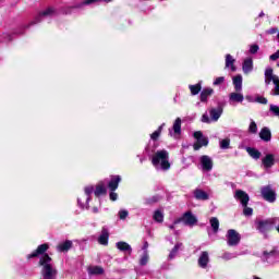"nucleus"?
Wrapping results in <instances>:
<instances>
[{
  "label": "nucleus",
  "mask_w": 279,
  "mask_h": 279,
  "mask_svg": "<svg viewBox=\"0 0 279 279\" xmlns=\"http://www.w3.org/2000/svg\"><path fill=\"white\" fill-rule=\"evenodd\" d=\"M48 250V243L40 244L35 251L26 255V258L27 260H32V258H38L40 256L38 267H41L43 279H56L58 276V270L51 265L53 259L51 256H49V254H47Z\"/></svg>",
  "instance_id": "f257e3e1"
},
{
  "label": "nucleus",
  "mask_w": 279,
  "mask_h": 279,
  "mask_svg": "<svg viewBox=\"0 0 279 279\" xmlns=\"http://www.w3.org/2000/svg\"><path fill=\"white\" fill-rule=\"evenodd\" d=\"M151 163L157 171H169V169H171L169 151L166 149L157 150L151 157Z\"/></svg>",
  "instance_id": "f03ea898"
},
{
  "label": "nucleus",
  "mask_w": 279,
  "mask_h": 279,
  "mask_svg": "<svg viewBox=\"0 0 279 279\" xmlns=\"http://www.w3.org/2000/svg\"><path fill=\"white\" fill-rule=\"evenodd\" d=\"M93 193H95V186L87 185L84 187V194H82L77 198V205L80 206V208H82V210H84V208L86 210L90 208V206L88 205V202H90V195H93Z\"/></svg>",
  "instance_id": "7ed1b4c3"
},
{
  "label": "nucleus",
  "mask_w": 279,
  "mask_h": 279,
  "mask_svg": "<svg viewBox=\"0 0 279 279\" xmlns=\"http://www.w3.org/2000/svg\"><path fill=\"white\" fill-rule=\"evenodd\" d=\"M221 114H223V107L218 106L217 108H211L209 109V117L208 113L202 116V123H217Z\"/></svg>",
  "instance_id": "20e7f679"
},
{
  "label": "nucleus",
  "mask_w": 279,
  "mask_h": 279,
  "mask_svg": "<svg viewBox=\"0 0 279 279\" xmlns=\"http://www.w3.org/2000/svg\"><path fill=\"white\" fill-rule=\"evenodd\" d=\"M193 136L196 140L193 145L195 151H199L202 147H208V137L204 136L201 131L194 132Z\"/></svg>",
  "instance_id": "39448f33"
},
{
  "label": "nucleus",
  "mask_w": 279,
  "mask_h": 279,
  "mask_svg": "<svg viewBox=\"0 0 279 279\" xmlns=\"http://www.w3.org/2000/svg\"><path fill=\"white\" fill-rule=\"evenodd\" d=\"M174 223H184V226L193 228L197 223V217L193 213L186 211L181 218L174 220Z\"/></svg>",
  "instance_id": "423d86ee"
},
{
  "label": "nucleus",
  "mask_w": 279,
  "mask_h": 279,
  "mask_svg": "<svg viewBox=\"0 0 279 279\" xmlns=\"http://www.w3.org/2000/svg\"><path fill=\"white\" fill-rule=\"evenodd\" d=\"M227 245L229 247H236L241 243V233H238L236 230L230 229L227 231Z\"/></svg>",
  "instance_id": "0eeeda50"
},
{
  "label": "nucleus",
  "mask_w": 279,
  "mask_h": 279,
  "mask_svg": "<svg viewBox=\"0 0 279 279\" xmlns=\"http://www.w3.org/2000/svg\"><path fill=\"white\" fill-rule=\"evenodd\" d=\"M199 165H201L202 171H204L206 173L213 171L214 162H213V158H210V156H208V155L201 156Z\"/></svg>",
  "instance_id": "6e6552de"
},
{
  "label": "nucleus",
  "mask_w": 279,
  "mask_h": 279,
  "mask_svg": "<svg viewBox=\"0 0 279 279\" xmlns=\"http://www.w3.org/2000/svg\"><path fill=\"white\" fill-rule=\"evenodd\" d=\"M256 228L262 234H265V232H269L271 228H274V220L267 219V220H258L256 222Z\"/></svg>",
  "instance_id": "1a4fd4ad"
},
{
  "label": "nucleus",
  "mask_w": 279,
  "mask_h": 279,
  "mask_svg": "<svg viewBox=\"0 0 279 279\" xmlns=\"http://www.w3.org/2000/svg\"><path fill=\"white\" fill-rule=\"evenodd\" d=\"M262 196L266 202H270V204H274L276 202V192L271 189V185L262 187Z\"/></svg>",
  "instance_id": "9d476101"
},
{
  "label": "nucleus",
  "mask_w": 279,
  "mask_h": 279,
  "mask_svg": "<svg viewBox=\"0 0 279 279\" xmlns=\"http://www.w3.org/2000/svg\"><path fill=\"white\" fill-rule=\"evenodd\" d=\"M264 75H265V85L266 86H269V84H271V82H272V84H276L279 80L278 75L274 74V69H271V68H267L265 70Z\"/></svg>",
  "instance_id": "9b49d317"
},
{
  "label": "nucleus",
  "mask_w": 279,
  "mask_h": 279,
  "mask_svg": "<svg viewBox=\"0 0 279 279\" xmlns=\"http://www.w3.org/2000/svg\"><path fill=\"white\" fill-rule=\"evenodd\" d=\"M274 165H276V156L274 154H267L262 158V166L266 171L271 169Z\"/></svg>",
  "instance_id": "f8f14e48"
},
{
  "label": "nucleus",
  "mask_w": 279,
  "mask_h": 279,
  "mask_svg": "<svg viewBox=\"0 0 279 279\" xmlns=\"http://www.w3.org/2000/svg\"><path fill=\"white\" fill-rule=\"evenodd\" d=\"M234 198L240 202L242 206H247V204H250V195L245 193V191L236 190Z\"/></svg>",
  "instance_id": "ddd939ff"
},
{
  "label": "nucleus",
  "mask_w": 279,
  "mask_h": 279,
  "mask_svg": "<svg viewBox=\"0 0 279 279\" xmlns=\"http://www.w3.org/2000/svg\"><path fill=\"white\" fill-rule=\"evenodd\" d=\"M243 99H245V97L243 96V93H241V92H233V93L229 94L230 106H235L236 104H243Z\"/></svg>",
  "instance_id": "4468645a"
},
{
  "label": "nucleus",
  "mask_w": 279,
  "mask_h": 279,
  "mask_svg": "<svg viewBox=\"0 0 279 279\" xmlns=\"http://www.w3.org/2000/svg\"><path fill=\"white\" fill-rule=\"evenodd\" d=\"M53 14H56V9H53V7H50L48 9H46L45 11L40 12L36 17L35 21L32 22V25H36V23H40V19H43V16H53Z\"/></svg>",
  "instance_id": "2eb2a0df"
},
{
  "label": "nucleus",
  "mask_w": 279,
  "mask_h": 279,
  "mask_svg": "<svg viewBox=\"0 0 279 279\" xmlns=\"http://www.w3.org/2000/svg\"><path fill=\"white\" fill-rule=\"evenodd\" d=\"M209 263H210V256L208 255V252L206 251L202 252L198 257V266L202 269H206Z\"/></svg>",
  "instance_id": "dca6fc26"
},
{
  "label": "nucleus",
  "mask_w": 279,
  "mask_h": 279,
  "mask_svg": "<svg viewBox=\"0 0 279 279\" xmlns=\"http://www.w3.org/2000/svg\"><path fill=\"white\" fill-rule=\"evenodd\" d=\"M279 253L276 248L271 250V251H265L263 253V260H266V263H271V260H274V258H278Z\"/></svg>",
  "instance_id": "f3484780"
},
{
  "label": "nucleus",
  "mask_w": 279,
  "mask_h": 279,
  "mask_svg": "<svg viewBox=\"0 0 279 279\" xmlns=\"http://www.w3.org/2000/svg\"><path fill=\"white\" fill-rule=\"evenodd\" d=\"M242 71L245 74L252 73V71H254V61L252 60V58H247L244 60L242 64Z\"/></svg>",
  "instance_id": "a211bd4d"
},
{
  "label": "nucleus",
  "mask_w": 279,
  "mask_h": 279,
  "mask_svg": "<svg viewBox=\"0 0 279 279\" xmlns=\"http://www.w3.org/2000/svg\"><path fill=\"white\" fill-rule=\"evenodd\" d=\"M104 267L101 266H88L87 272L88 276H104Z\"/></svg>",
  "instance_id": "6ab92c4d"
},
{
  "label": "nucleus",
  "mask_w": 279,
  "mask_h": 279,
  "mask_svg": "<svg viewBox=\"0 0 279 279\" xmlns=\"http://www.w3.org/2000/svg\"><path fill=\"white\" fill-rule=\"evenodd\" d=\"M259 138H262L264 143H269V141H271V130L267 126L263 128L259 132Z\"/></svg>",
  "instance_id": "aec40b11"
},
{
  "label": "nucleus",
  "mask_w": 279,
  "mask_h": 279,
  "mask_svg": "<svg viewBox=\"0 0 279 279\" xmlns=\"http://www.w3.org/2000/svg\"><path fill=\"white\" fill-rule=\"evenodd\" d=\"M193 195L195 199H198L201 202H206L209 198L208 193L204 192V190L202 189L194 190Z\"/></svg>",
  "instance_id": "412c9836"
},
{
  "label": "nucleus",
  "mask_w": 279,
  "mask_h": 279,
  "mask_svg": "<svg viewBox=\"0 0 279 279\" xmlns=\"http://www.w3.org/2000/svg\"><path fill=\"white\" fill-rule=\"evenodd\" d=\"M234 62H236V60L234 59V57H232V54H226V69H231L232 73H234V71H236V65H234Z\"/></svg>",
  "instance_id": "4be33fe9"
},
{
  "label": "nucleus",
  "mask_w": 279,
  "mask_h": 279,
  "mask_svg": "<svg viewBox=\"0 0 279 279\" xmlns=\"http://www.w3.org/2000/svg\"><path fill=\"white\" fill-rule=\"evenodd\" d=\"M233 86L236 93H241V90H243V76L241 74L233 77Z\"/></svg>",
  "instance_id": "5701e85b"
},
{
  "label": "nucleus",
  "mask_w": 279,
  "mask_h": 279,
  "mask_svg": "<svg viewBox=\"0 0 279 279\" xmlns=\"http://www.w3.org/2000/svg\"><path fill=\"white\" fill-rule=\"evenodd\" d=\"M108 239H110V233L106 228H102L101 234L98 238V243L100 245H107L108 244Z\"/></svg>",
  "instance_id": "b1692460"
},
{
  "label": "nucleus",
  "mask_w": 279,
  "mask_h": 279,
  "mask_svg": "<svg viewBox=\"0 0 279 279\" xmlns=\"http://www.w3.org/2000/svg\"><path fill=\"white\" fill-rule=\"evenodd\" d=\"M119 182H121V177L119 175L113 177L108 184L110 191H117V189H119Z\"/></svg>",
  "instance_id": "393cba45"
},
{
  "label": "nucleus",
  "mask_w": 279,
  "mask_h": 279,
  "mask_svg": "<svg viewBox=\"0 0 279 279\" xmlns=\"http://www.w3.org/2000/svg\"><path fill=\"white\" fill-rule=\"evenodd\" d=\"M116 246L120 250V252H128L132 254V246L128 244V242H118Z\"/></svg>",
  "instance_id": "a878e982"
},
{
  "label": "nucleus",
  "mask_w": 279,
  "mask_h": 279,
  "mask_svg": "<svg viewBox=\"0 0 279 279\" xmlns=\"http://www.w3.org/2000/svg\"><path fill=\"white\" fill-rule=\"evenodd\" d=\"M180 250H182V242H178L174 247L171 250L168 258L170 260H173V258H175V256H178V252H180Z\"/></svg>",
  "instance_id": "bb28decb"
},
{
  "label": "nucleus",
  "mask_w": 279,
  "mask_h": 279,
  "mask_svg": "<svg viewBox=\"0 0 279 279\" xmlns=\"http://www.w3.org/2000/svg\"><path fill=\"white\" fill-rule=\"evenodd\" d=\"M172 130H173L174 134H182V119H180V118L175 119Z\"/></svg>",
  "instance_id": "cd10ccee"
},
{
  "label": "nucleus",
  "mask_w": 279,
  "mask_h": 279,
  "mask_svg": "<svg viewBox=\"0 0 279 279\" xmlns=\"http://www.w3.org/2000/svg\"><path fill=\"white\" fill-rule=\"evenodd\" d=\"M94 195H96V197L106 195V185H104V183H99L98 185H96V189L94 190Z\"/></svg>",
  "instance_id": "c85d7f7f"
},
{
  "label": "nucleus",
  "mask_w": 279,
  "mask_h": 279,
  "mask_svg": "<svg viewBox=\"0 0 279 279\" xmlns=\"http://www.w3.org/2000/svg\"><path fill=\"white\" fill-rule=\"evenodd\" d=\"M57 250L59 252H69L71 250V240H66L65 242L59 244Z\"/></svg>",
  "instance_id": "c756f323"
},
{
  "label": "nucleus",
  "mask_w": 279,
  "mask_h": 279,
  "mask_svg": "<svg viewBox=\"0 0 279 279\" xmlns=\"http://www.w3.org/2000/svg\"><path fill=\"white\" fill-rule=\"evenodd\" d=\"M246 151L251 158H254V160H258V158H260V151L256 148L247 147Z\"/></svg>",
  "instance_id": "7c9ffc66"
},
{
  "label": "nucleus",
  "mask_w": 279,
  "mask_h": 279,
  "mask_svg": "<svg viewBox=\"0 0 279 279\" xmlns=\"http://www.w3.org/2000/svg\"><path fill=\"white\" fill-rule=\"evenodd\" d=\"M209 223L214 230V233L217 234L219 232V219L217 217H213L210 218Z\"/></svg>",
  "instance_id": "2f4dec72"
},
{
  "label": "nucleus",
  "mask_w": 279,
  "mask_h": 279,
  "mask_svg": "<svg viewBox=\"0 0 279 279\" xmlns=\"http://www.w3.org/2000/svg\"><path fill=\"white\" fill-rule=\"evenodd\" d=\"M239 256H241L239 253L225 252L221 258L222 260H232V258H238Z\"/></svg>",
  "instance_id": "473e14b6"
},
{
  "label": "nucleus",
  "mask_w": 279,
  "mask_h": 279,
  "mask_svg": "<svg viewBox=\"0 0 279 279\" xmlns=\"http://www.w3.org/2000/svg\"><path fill=\"white\" fill-rule=\"evenodd\" d=\"M213 95V88H205L201 93V101H206Z\"/></svg>",
  "instance_id": "72a5a7b5"
},
{
  "label": "nucleus",
  "mask_w": 279,
  "mask_h": 279,
  "mask_svg": "<svg viewBox=\"0 0 279 279\" xmlns=\"http://www.w3.org/2000/svg\"><path fill=\"white\" fill-rule=\"evenodd\" d=\"M153 219L157 221V223H162L165 221V215L160 210H156L154 213Z\"/></svg>",
  "instance_id": "f704fd0d"
},
{
  "label": "nucleus",
  "mask_w": 279,
  "mask_h": 279,
  "mask_svg": "<svg viewBox=\"0 0 279 279\" xmlns=\"http://www.w3.org/2000/svg\"><path fill=\"white\" fill-rule=\"evenodd\" d=\"M165 128V123L161 124L157 131H155L151 135L150 138L151 141H158V138L160 137V134L162 133V129Z\"/></svg>",
  "instance_id": "c9c22d12"
},
{
  "label": "nucleus",
  "mask_w": 279,
  "mask_h": 279,
  "mask_svg": "<svg viewBox=\"0 0 279 279\" xmlns=\"http://www.w3.org/2000/svg\"><path fill=\"white\" fill-rule=\"evenodd\" d=\"M192 95H199V90H202V84H196V85H190L189 86Z\"/></svg>",
  "instance_id": "e433bc0d"
},
{
  "label": "nucleus",
  "mask_w": 279,
  "mask_h": 279,
  "mask_svg": "<svg viewBox=\"0 0 279 279\" xmlns=\"http://www.w3.org/2000/svg\"><path fill=\"white\" fill-rule=\"evenodd\" d=\"M147 263H149V254L147 251H145L142 258L140 259V265L145 266Z\"/></svg>",
  "instance_id": "4c0bfd02"
},
{
  "label": "nucleus",
  "mask_w": 279,
  "mask_h": 279,
  "mask_svg": "<svg viewBox=\"0 0 279 279\" xmlns=\"http://www.w3.org/2000/svg\"><path fill=\"white\" fill-rule=\"evenodd\" d=\"M248 132L251 134H257L258 132V126L256 125L255 121H251L250 126H248Z\"/></svg>",
  "instance_id": "58836bf2"
},
{
  "label": "nucleus",
  "mask_w": 279,
  "mask_h": 279,
  "mask_svg": "<svg viewBox=\"0 0 279 279\" xmlns=\"http://www.w3.org/2000/svg\"><path fill=\"white\" fill-rule=\"evenodd\" d=\"M254 215V209L247 207V205L243 206V216L244 217H252Z\"/></svg>",
  "instance_id": "ea45409f"
},
{
  "label": "nucleus",
  "mask_w": 279,
  "mask_h": 279,
  "mask_svg": "<svg viewBox=\"0 0 279 279\" xmlns=\"http://www.w3.org/2000/svg\"><path fill=\"white\" fill-rule=\"evenodd\" d=\"M230 148V138H225L220 141V149H229Z\"/></svg>",
  "instance_id": "a19ab883"
},
{
  "label": "nucleus",
  "mask_w": 279,
  "mask_h": 279,
  "mask_svg": "<svg viewBox=\"0 0 279 279\" xmlns=\"http://www.w3.org/2000/svg\"><path fill=\"white\" fill-rule=\"evenodd\" d=\"M98 1H102L105 3H110L112 0H85L83 2L84 5H93V3H98Z\"/></svg>",
  "instance_id": "79ce46f5"
},
{
  "label": "nucleus",
  "mask_w": 279,
  "mask_h": 279,
  "mask_svg": "<svg viewBox=\"0 0 279 279\" xmlns=\"http://www.w3.org/2000/svg\"><path fill=\"white\" fill-rule=\"evenodd\" d=\"M129 215H130V213H129L126 209H121V210L118 213L119 219H121V220L128 219V216H129Z\"/></svg>",
  "instance_id": "37998d69"
},
{
  "label": "nucleus",
  "mask_w": 279,
  "mask_h": 279,
  "mask_svg": "<svg viewBox=\"0 0 279 279\" xmlns=\"http://www.w3.org/2000/svg\"><path fill=\"white\" fill-rule=\"evenodd\" d=\"M271 95L272 96H279V78L277 80V82L275 83V87L274 89L271 90Z\"/></svg>",
  "instance_id": "c03bdc74"
},
{
  "label": "nucleus",
  "mask_w": 279,
  "mask_h": 279,
  "mask_svg": "<svg viewBox=\"0 0 279 279\" xmlns=\"http://www.w3.org/2000/svg\"><path fill=\"white\" fill-rule=\"evenodd\" d=\"M269 110L275 114V117H279V107L277 105H270Z\"/></svg>",
  "instance_id": "a18cd8bd"
},
{
  "label": "nucleus",
  "mask_w": 279,
  "mask_h": 279,
  "mask_svg": "<svg viewBox=\"0 0 279 279\" xmlns=\"http://www.w3.org/2000/svg\"><path fill=\"white\" fill-rule=\"evenodd\" d=\"M223 82H226V77L223 76H219L214 81V86H219L221 84H223Z\"/></svg>",
  "instance_id": "49530a36"
},
{
  "label": "nucleus",
  "mask_w": 279,
  "mask_h": 279,
  "mask_svg": "<svg viewBox=\"0 0 279 279\" xmlns=\"http://www.w3.org/2000/svg\"><path fill=\"white\" fill-rule=\"evenodd\" d=\"M255 101H256L257 104H263L264 106H267V98H265V97H263V96H257V97L255 98Z\"/></svg>",
  "instance_id": "de8ad7c7"
},
{
  "label": "nucleus",
  "mask_w": 279,
  "mask_h": 279,
  "mask_svg": "<svg viewBox=\"0 0 279 279\" xmlns=\"http://www.w3.org/2000/svg\"><path fill=\"white\" fill-rule=\"evenodd\" d=\"M258 49H259V47H258V45H251V47H250V53H258Z\"/></svg>",
  "instance_id": "09e8293b"
},
{
  "label": "nucleus",
  "mask_w": 279,
  "mask_h": 279,
  "mask_svg": "<svg viewBox=\"0 0 279 279\" xmlns=\"http://www.w3.org/2000/svg\"><path fill=\"white\" fill-rule=\"evenodd\" d=\"M245 99H246V101H248L250 104L256 102V98H254V96H252V95L245 96Z\"/></svg>",
  "instance_id": "8fccbe9b"
},
{
  "label": "nucleus",
  "mask_w": 279,
  "mask_h": 279,
  "mask_svg": "<svg viewBox=\"0 0 279 279\" xmlns=\"http://www.w3.org/2000/svg\"><path fill=\"white\" fill-rule=\"evenodd\" d=\"M109 197H110L111 202H117L119 195L117 193H114V192H111L109 194Z\"/></svg>",
  "instance_id": "3c124183"
},
{
  "label": "nucleus",
  "mask_w": 279,
  "mask_h": 279,
  "mask_svg": "<svg viewBox=\"0 0 279 279\" xmlns=\"http://www.w3.org/2000/svg\"><path fill=\"white\" fill-rule=\"evenodd\" d=\"M270 60L276 61L279 59V50H277L275 53H272L270 57Z\"/></svg>",
  "instance_id": "603ef678"
},
{
  "label": "nucleus",
  "mask_w": 279,
  "mask_h": 279,
  "mask_svg": "<svg viewBox=\"0 0 279 279\" xmlns=\"http://www.w3.org/2000/svg\"><path fill=\"white\" fill-rule=\"evenodd\" d=\"M277 32H278V28L272 27V28L266 31V34H277Z\"/></svg>",
  "instance_id": "864d4df0"
},
{
  "label": "nucleus",
  "mask_w": 279,
  "mask_h": 279,
  "mask_svg": "<svg viewBox=\"0 0 279 279\" xmlns=\"http://www.w3.org/2000/svg\"><path fill=\"white\" fill-rule=\"evenodd\" d=\"M175 226H178V223L173 222V225H170V226H169V229H170V230H175Z\"/></svg>",
  "instance_id": "5fc2aeb1"
},
{
  "label": "nucleus",
  "mask_w": 279,
  "mask_h": 279,
  "mask_svg": "<svg viewBox=\"0 0 279 279\" xmlns=\"http://www.w3.org/2000/svg\"><path fill=\"white\" fill-rule=\"evenodd\" d=\"M147 247H149V243L145 242L144 246H143V250H147Z\"/></svg>",
  "instance_id": "6e6d98bb"
},
{
  "label": "nucleus",
  "mask_w": 279,
  "mask_h": 279,
  "mask_svg": "<svg viewBox=\"0 0 279 279\" xmlns=\"http://www.w3.org/2000/svg\"><path fill=\"white\" fill-rule=\"evenodd\" d=\"M93 213H95V214L99 213V208L93 207Z\"/></svg>",
  "instance_id": "4d7b16f0"
},
{
  "label": "nucleus",
  "mask_w": 279,
  "mask_h": 279,
  "mask_svg": "<svg viewBox=\"0 0 279 279\" xmlns=\"http://www.w3.org/2000/svg\"><path fill=\"white\" fill-rule=\"evenodd\" d=\"M262 16H265V13H264V12H260V13H259V19H262Z\"/></svg>",
  "instance_id": "13d9d810"
},
{
  "label": "nucleus",
  "mask_w": 279,
  "mask_h": 279,
  "mask_svg": "<svg viewBox=\"0 0 279 279\" xmlns=\"http://www.w3.org/2000/svg\"><path fill=\"white\" fill-rule=\"evenodd\" d=\"M277 38H278V40H279V32H278V34H277Z\"/></svg>",
  "instance_id": "bf43d9fd"
},
{
  "label": "nucleus",
  "mask_w": 279,
  "mask_h": 279,
  "mask_svg": "<svg viewBox=\"0 0 279 279\" xmlns=\"http://www.w3.org/2000/svg\"><path fill=\"white\" fill-rule=\"evenodd\" d=\"M254 279H260V278H258V277H255Z\"/></svg>",
  "instance_id": "052dcab7"
},
{
  "label": "nucleus",
  "mask_w": 279,
  "mask_h": 279,
  "mask_svg": "<svg viewBox=\"0 0 279 279\" xmlns=\"http://www.w3.org/2000/svg\"><path fill=\"white\" fill-rule=\"evenodd\" d=\"M141 162H143V159H141Z\"/></svg>",
  "instance_id": "680f3d73"
}]
</instances>
